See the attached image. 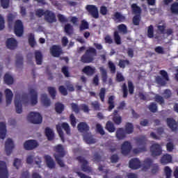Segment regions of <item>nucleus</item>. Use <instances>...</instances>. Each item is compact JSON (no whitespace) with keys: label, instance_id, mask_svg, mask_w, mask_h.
Returning <instances> with one entry per match:
<instances>
[{"label":"nucleus","instance_id":"f257e3e1","mask_svg":"<svg viewBox=\"0 0 178 178\" xmlns=\"http://www.w3.org/2000/svg\"><path fill=\"white\" fill-rule=\"evenodd\" d=\"M97 56V49L92 47H89L81 56L80 61L82 63H92Z\"/></svg>","mask_w":178,"mask_h":178},{"label":"nucleus","instance_id":"f03ea898","mask_svg":"<svg viewBox=\"0 0 178 178\" xmlns=\"http://www.w3.org/2000/svg\"><path fill=\"white\" fill-rule=\"evenodd\" d=\"M56 129L57 130L58 136H60V138L61 139L63 143H65V134H63V130L64 131H65L66 134H67L68 136H70V134H71L70 126L67 122H63L61 124H58L56 126Z\"/></svg>","mask_w":178,"mask_h":178},{"label":"nucleus","instance_id":"7ed1b4c3","mask_svg":"<svg viewBox=\"0 0 178 178\" xmlns=\"http://www.w3.org/2000/svg\"><path fill=\"white\" fill-rule=\"evenodd\" d=\"M137 148L133 149L134 154H140V152H146L147 151V138L145 137L138 138L136 140Z\"/></svg>","mask_w":178,"mask_h":178},{"label":"nucleus","instance_id":"20e7f679","mask_svg":"<svg viewBox=\"0 0 178 178\" xmlns=\"http://www.w3.org/2000/svg\"><path fill=\"white\" fill-rule=\"evenodd\" d=\"M27 120L33 124H40L42 123V116L38 112L29 113L27 116Z\"/></svg>","mask_w":178,"mask_h":178},{"label":"nucleus","instance_id":"39448f33","mask_svg":"<svg viewBox=\"0 0 178 178\" xmlns=\"http://www.w3.org/2000/svg\"><path fill=\"white\" fill-rule=\"evenodd\" d=\"M76 161L81 164V168L83 172L88 173L92 172L91 167L88 166V161L86 160V158H84L83 156H78L76 157Z\"/></svg>","mask_w":178,"mask_h":178},{"label":"nucleus","instance_id":"423d86ee","mask_svg":"<svg viewBox=\"0 0 178 178\" xmlns=\"http://www.w3.org/2000/svg\"><path fill=\"white\" fill-rule=\"evenodd\" d=\"M14 32L17 37H22L24 33V26L22 20L17 19L15 22Z\"/></svg>","mask_w":178,"mask_h":178},{"label":"nucleus","instance_id":"0eeeda50","mask_svg":"<svg viewBox=\"0 0 178 178\" xmlns=\"http://www.w3.org/2000/svg\"><path fill=\"white\" fill-rule=\"evenodd\" d=\"M131 149H133V146L129 141H124L121 145V152L124 156H127L131 152Z\"/></svg>","mask_w":178,"mask_h":178},{"label":"nucleus","instance_id":"6e6552de","mask_svg":"<svg viewBox=\"0 0 178 178\" xmlns=\"http://www.w3.org/2000/svg\"><path fill=\"white\" fill-rule=\"evenodd\" d=\"M150 152L152 156H159L162 155V147L158 143H154L150 147Z\"/></svg>","mask_w":178,"mask_h":178},{"label":"nucleus","instance_id":"1a4fd4ad","mask_svg":"<svg viewBox=\"0 0 178 178\" xmlns=\"http://www.w3.org/2000/svg\"><path fill=\"white\" fill-rule=\"evenodd\" d=\"M87 12L94 17V19H98L99 17V13H98V8L94 5H87L86 6Z\"/></svg>","mask_w":178,"mask_h":178},{"label":"nucleus","instance_id":"9d476101","mask_svg":"<svg viewBox=\"0 0 178 178\" xmlns=\"http://www.w3.org/2000/svg\"><path fill=\"white\" fill-rule=\"evenodd\" d=\"M44 20L47 23H50V24L56 23V15H55L54 12L49 10H46Z\"/></svg>","mask_w":178,"mask_h":178},{"label":"nucleus","instance_id":"9b49d317","mask_svg":"<svg viewBox=\"0 0 178 178\" xmlns=\"http://www.w3.org/2000/svg\"><path fill=\"white\" fill-rule=\"evenodd\" d=\"M54 151L55 154H54V158L58 157H65V155H66V151H65V147H63V145L59 144L54 147Z\"/></svg>","mask_w":178,"mask_h":178},{"label":"nucleus","instance_id":"f8f14e48","mask_svg":"<svg viewBox=\"0 0 178 178\" xmlns=\"http://www.w3.org/2000/svg\"><path fill=\"white\" fill-rule=\"evenodd\" d=\"M50 54L54 58H59L62 55V47L59 45L54 44L50 48Z\"/></svg>","mask_w":178,"mask_h":178},{"label":"nucleus","instance_id":"ddd939ff","mask_svg":"<svg viewBox=\"0 0 178 178\" xmlns=\"http://www.w3.org/2000/svg\"><path fill=\"white\" fill-rule=\"evenodd\" d=\"M38 147V143H37V141L34 140H26L24 143V148L26 151H31L32 149H34V148H37Z\"/></svg>","mask_w":178,"mask_h":178},{"label":"nucleus","instance_id":"4468645a","mask_svg":"<svg viewBox=\"0 0 178 178\" xmlns=\"http://www.w3.org/2000/svg\"><path fill=\"white\" fill-rule=\"evenodd\" d=\"M15 106L16 113L20 114L23 112L22 100L20 99V96L16 95L15 99Z\"/></svg>","mask_w":178,"mask_h":178},{"label":"nucleus","instance_id":"2eb2a0df","mask_svg":"<svg viewBox=\"0 0 178 178\" xmlns=\"http://www.w3.org/2000/svg\"><path fill=\"white\" fill-rule=\"evenodd\" d=\"M8 177H9V173L8 172V168H6V163L0 161V178Z\"/></svg>","mask_w":178,"mask_h":178},{"label":"nucleus","instance_id":"dca6fc26","mask_svg":"<svg viewBox=\"0 0 178 178\" xmlns=\"http://www.w3.org/2000/svg\"><path fill=\"white\" fill-rule=\"evenodd\" d=\"M6 153L8 156L12 154L13 148H15V144L11 138H8L5 144Z\"/></svg>","mask_w":178,"mask_h":178},{"label":"nucleus","instance_id":"f3484780","mask_svg":"<svg viewBox=\"0 0 178 178\" xmlns=\"http://www.w3.org/2000/svg\"><path fill=\"white\" fill-rule=\"evenodd\" d=\"M129 168L133 170H137L141 168V161L137 158L131 159L129 161Z\"/></svg>","mask_w":178,"mask_h":178},{"label":"nucleus","instance_id":"a211bd4d","mask_svg":"<svg viewBox=\"0 0 178 178\" xmlns=\"http://www.w3.org/2000/svg\"><path fill=\"white\" fill-rule=\"evenodd\" d=\"M167 126L172 131H177V122L172 118H168L166 119Z\"/></svg>","mask_w":178,"mask_h":178},{"label":"nucleus","instance_id":"6ab92c4d","mask_svg":"<svg viewBox=\"0 0 178 178\" xmlns=\"http://www.w3.org/2000/svg\"><path fill=\"white\" fill-rule=\"evenodd\" d=\"M96 72L95 67H91L90 65H86L82 69V73H84L86 76H94Z\"/></svg>","mask_w":178,"mask_h":178},{"label":"nucleus","instance_id":"aec40b11","mask_svg":"<svg viewBox=\"0 0 178 178\" xmlns=\"http://www.w3.org/2000/svg\"><path fill=\"white\" fill-rule=\"evenodd\" d=\"M77 129L79 133H88L90 131V126L84 122H79L77 125Z\"/></svg>","mask_w":178,"mask_h":178},{"label":"nucleus","instance_id":"412c9836","mask_svg":"<svg viewBox=\"0 0 178 178\" xmlns=\"http://www.w3.org/2000/svg\"><path fill=\"white\" fill-rule=\"evenodd\" d=\"M29 94L31 95V105H37L38 104V93L34 89H30Z\"/></svg>","mask_w":178,"mask_h":178},{"label":"nucleus","instance_id":"4be33fe9","mask_svg":"<svg viewBox=\"0 0 178 178\" xmlns=\"http://www.w3.org/2000/svg\"><path fill=\"white\" fill-rule=\"evenodd\" d=\"M112 120L117 126H119L122 122H123V119L122 118V116L119 115V111L118 110L113 111Z\"/></svg>","mask_w":178,"mask_h":178},{"label":"nucleus","instance_id":"5701e85b","mask_svg":"<svg viewBox=\"0 0 178 178\" xmlns=\"http://www.w3.org/2000/svg\"><path fill=\"white\" fill-rule=\"evenodd\" d=\"M6 44L8 49H15L17 47V40L13 38L7 39Z\"/></svg>","mask_w":178,"mask_h":178},{"label":"nucleus","instance_id":"b1692460","mask_svg":"<svg viewBox=\"0 0 178 178\" xmlns=\"http://www.w3.org/2000/svg\"><path fill=\"white\" fill-rule=\"evenodd\" d=\"M44 159L46 161L47 165V167H49V169H55V168L56 167V163H55L52 157H51V156L46 155L44 156Z\"/></svg>","mask_w":178,"mask_h":178},{"label":"nucleus","instance_id":"393cba45","mask_svg":"<svg viewBox=\"0 0 178 178\" xmlns=\"http://www.w3.org/2000/svg\"><path fill=\"white\" fill-rule=\"evenodd\" d=\"M113 19L115 22H118V23H123V22L126 21V17L119 12L114 13Z\"/></svg>","mask_w":178,"mask_h":178},{"label":"nucleus","instance_id":"a878e982","mask_svg":"<svg viewBox=\"0 0 178 178\" xmlns=\"http://www.w3.org/2000/svg\"><path fill=\"white\" fill-rule=\"evenodd\" d=\"M6 94V105H10L12 104V99H13V92H12V90L10 89H6L5 90Z\"/></svg>","mask_w":178,"mask_h":178},{"label":"nucleus","instance_id":"bb28decb","mask_svg":"<svg viewBox=\"0 0 178 178\" xmlns=\"http://www.w3.org/2000/svg\"><path fill=\"white\" fill-rule=\"evenodd\" d=\"M152 165V159L149 158L145 159L143 163H141V167L143 168V170H148L149 168Z\"/></svg>","mask_w":178,"mask_h":178},{"label":"nucleus","instance_id":"cd10ccee","mask_svg":"<svg viewBox=\"0 0 178 178\" xmlns=\"http://www.w3.org/2000/svg\"><path fill=\"white\" fill-rule=\"evenodd\" d=\"M44 133L49 141H52V140H54L55 138V134L54 133V131L48 127L45 128Z\"/></svg>","mask_w":178,"mask_h":178},{"label":"nucleus","instance_id":"c85d7f7f","mask_svg":"<svg viewBox=\"0 0 178 178\" xmlns=\"http://www.w3.org/2000/svg\"><path fill=\"white\" fill-rule=\"evenodd\" d=\"M172 161V156L170 154H165L162 156L160 162L162 165H168V163H170Z\"/></svg>","mask_w":178,"mask_h":178},{"label":"nucleus","instance_id":"c756f323","mask_svg":"<svg viewBox=\"0 0 178 178\" xmlns=\"http://www.w3.org/2000/svg\"><path fill=\"white\" fill-rule=\"evenodd\" d=\"M115 137L118 140H123L126 138V131L123 128H118L115 133Z\"/></svg>","mask_w":178,"mask_h":178},{"label":"nucleus","instance_id":"7c9ffc66","mask_svg":"<svg viewBox=\"0 0 178 178\" xmlns=\"http://www.w3.org/2000/svg\"><path fill=\"white\" fill-rule=\"evenodd\" d=\"M6 138V124L5 122H0V138L5 140Z\"/></svg>","mask_w":178,"mask_h":178},{"label":"nucleus","instance_id":"2f4dec72","mask_svg":"<svg viewBox=\"0 0 178 178\" xmlns=\"http://www.w3.org/2000/svg\"><path fill=\"white\" fill-rule=\"evenodd\" d=\"M99 70L101 73L103 83H106L108 81V72L105 70V68H104V67H99Z\"/></svg>","mask_w":178,"mask_h":178},{"label":"nucleus","instance_id":"473e14b6","mask_svg":"<svg viewBox=\"0 0 178 178\" xmlns=\"http://www.w3.org/2000/svg\"><path fill=\"white\" fill-rule=\"evenodd\" d=\"M105 129L108 133H115L116 131V127H115V124L111 121H108L106 123Z\"/></svg>","mask_w":178,"mask_h":178},{"label":"nucleus","instance_id":"72a5a7b5","mask_svg":"<svg viewBox=\"0 0 178 178\" xmlns=\"http://www.w3.org/2000/svg\"><path fill=\"white\" fill-rule=\"evenodd\" d=\"M41 101L44 106H51V99L48 98V95L45 93L41 95Z\"/></svg>","mask_w":178,"mask_h":178},{"label":"nucleus","instance_id":"f704fd0d","mask_svg":"<svg viewBox=\"0 0 178 178\" xmlns=\"http://www.w3.org/2000/svg\"><path fill=\"white\" fill-rule=\"evenodd\" d=\"M35 58L37 65L42 64V53L41 51L38 50L35 51Z\"/></svg>","mask_w":178,"mask_h":178},{"label":"nucleus","instance_id":"c9c22d12","mask_svg":"<svg viewBox=\"0 0 178 178\" xmlns=\"http://www.w3.org/2000/svg\"><path fill=\"white\" fill-rule=\"evenodd\" d=\"M107 103L108 104V111L111 112V111H112V109L115 108V96L114 95L110 96L108 97Z\"/></svg>","mask_w":178,"mask_h":178},{"label":"nucleus","instance_id":"e433bc0d","mask_svg":"<svg viewBox=\"0 0 178 178\" xmlns=\"http://www.w3.org/2000/svg\"><path fill=\"white\" fill-rule=\"evenodd\" d=\"M134 131V126L131 122H127L125 124V133L127 134H131Z\"/></svg>","mask_w":178,"mask_h":178},{"label":"nucleus","instance_id":"4c0bfd02","mask_svg":"<svg viewBox=\"0 0 178 178\" xmlns=\"http://www.w3.org/2000/svg\"><path fill=\"white\" fill-rule=\"evenodd\" d=\"M55 111L57 113H62L65 111V105L60 102H57L55 104Z\"/></svg>","mask_w":178,"mask_h":178},{"label":"nucleus","instance_id":"58836bf2","mask_svg":"<svg viewBox=\"0 0 178 178\" xmlns=\"http://www.w3.org/2000/svg\"><path fill=\"white\" fill-rule=\"evenodd\" d=\"M4 83L8 86H11V84H13V77L8 73H6L4 75Z\"/></svg>","mask_w":178,"mask_h":178},{"label":"nucleus","instance_id":"ea45409f","mask_svg":"<svg viewBox=\"0 0 178 178\" xmlns=\"http://www.w3.org/2000/svg\"><path fill=\"white\" fill-rule=\"evenodd\" d=\"M131 10L135 15H141V12H142L141 8L140 6H137L136 3H133L131 5Z\"/></svg>","mask_w":178,"mask_h":178},{"label":"nucleus","instance_id":"a19ab883","mask_svg":"<svg viewBox=\"0 0 178 178\" xmlns=\"http://www.w3.org/2000/svg\"><path fill=\"white\" fill-rule=\"evenodd\" d=\"M64 31L66 34L71 35V34H73V26L70 24H65L64 26Z\"/></svg>","mask_w":178,"mask_h":178},{"label":"nucleus","instance_id":"79ce46f5","mask_svg":"<svg viewBox=\"0 0 178 178\" xmlns=\"http://www.w3.org/2000/svg\"><path fill=\"white\" fill-rule=\"evenodd\" d=\"M114 41L117 45H120L122 44V38H120V35H119V32L115 31L113 34Z\"/></svg>","mask_w":178,"mask_h":178},{"label":"nucleus","instance_id":"37998d69","mask_svg":"<svg viewBox=\"0 0 178 178\" xmlns=\"http://www.w3.org/2000/svg\"><path fill=\"white\" fill-rule=\"evenodd\" d=\"M29 44L31 48H34L35 47V38H34V34L30 33L29 35Z\"/></svg>","mask_w":178,"mask_h":178},{"label":"nucleus","instance_id":"c03bdc74","mask_svg":"<svg viewBox=\"0 0 178 178\" xmlns=\"http://www.w3.org/2000/svg\"><path fill=\"white\" fill-rule=\"evenodd\" d=\"M88 29H90L88 22L86 20H82L79 26L80 31H84V30H88Z\"/></svg>","mask_w":178,"mask_h":178},{"label":"nucleus","instance_id":"a18cd8bd","mask_svg":"<svg viewBox=\"0 0 178 178\" xmlns=\"http://www.w3.org/2000/svg\"><path fill=\"white\" fill-rule=\"evenodd\" d=\"M140 22H141V15H136L132 18V23L134 26H140Z\"/></svg>","mask_w":178,"mask_h":178},{"label":"nucleus","instance_id":"49530a36","mask_svg":"<svg viewBox=\"0 0 178 178\" xmlns=\"http://www.w3.org/2000/svg\"><path fill=\"white\" fill-rule=\"evenodd\" d=\"M48 92L49 95H51L52 99H55L56 98V90L54 87H48L47 88Z\"/></svg>","mask_w":178,"mask_h":178},{"label":"nucleus","instance_id":"de8ad7c7","mask_svg":"<svg viewBox=\"0 0 178 178\" xmlns=\"http://www.w3.org/2000/svg\"><path fill=\"white\" fill-rule=\"evenodd\" d=\"M106 95V89L105 88H102L99 93V97L102 102H105V95Z\"/></svg>","mask_w":178,"mask_h":178},{"label":"nucleus","instance_id":"09e8293b","mask_svg":"<svg viewBox=\"0 0 178 178\" xmlns=\"http://www.w3.org/2000/svg\"><path fill=\"white\" fill-rule=\"evenodd\" d=\"M96 131L101 136H105V130H104V127H102L101 124L97 123L96 124Z\"/></svg>","mask_w":178,"mask_h":178},{"label":"nucleus","instance_id":"8fccbe9b","mask_svg":"<svg viewBox=\"0 0 178 178\" xmlns=\"http://www.w3.org/2000/svg\"><path fill=\"white\" fill-rule=\"evenodd\" d=\"M16 65L17 66H23V56L20 54L16 55Z\"/></svg>","mask_w":178,"mask_h":178},{"label":"nucleus","instance_id":"3c124183","mask_svg":"<svg viewBox=\"0 0 178 178\" xmlns=\"http://www.w3.org/2000/svg\"><path fill=\"white\" fill-rule=\"evenodd\" d=\"M148 108L152 113H156V112H158V106L154 102L150 103Z\"/></svg>","mask_w":178,"mask_h":178},{"label":"nucleus","instance_id":"603ef678","mask_svg":"<svg viewBox=\"0 0 178 178\" xmlns=\"http://www.w3.org/2000/svg\"><path fill=\"white\" fill-rule=\"evenodd\" d=\"M126 65H130V61L129 60H120L118 66L121 67V69H124Z\"/></svg>","mask_w":178,"mask_h":178},{"label":"nucleus","instance_id":"864d4df0","mask_svg":"<svg viewBox=\"0 0 178 178\" xmlns=\"http://www.w3.org/2000/svg\"><path fill=\"white\" fill-rule=\"evenodd\" d=\"M148 38H154V26L150 25L147 27Z\"/></svg>","mask_w":178,"mask_h":178},{"label":"nucleus","instance_id":"5fc2aeb1","mask_svg":"<svg viewBox=\"0 0 178 178\" xmlns=\"http://www.w3.org/2000/svg\"><path fill=\"white\" fill-rule=\"evenodd\" d=\"M108 67L110 69L111 73L113 74H115L116 73V65H115V63H113L112 61H108Z\"/></svg>","mask_w":178,"mask_h":178},{"label":"nucleus","instance_id":"6e6d98bb","mask_svg":"<svg viewBox=\"0 0 178 178\" xmlns=\"http://www.w3.org/2000/svg\"><path fill=\"white\" fill-rule=\"evenodd\" d=\"M154 99L157 104H159L160 105H163L165 104V99L163 97L159 95H156L154 97Z\"/></svg>","mask_w":178,"mask_h":178},{"label":"nucleus","instance_id":"4d7b16f0","mask_svg":"<svg viewBox=\"0 0 178 178\" xmlns=\"http://www.w3.org/2000/svg\"><path fill=\"white\" fill-rule=\"evenodd\" d=\"M70 120L72 127H76V124H77V120L76 119L74 114L72 113L70 115Z\"/></svg>","mask_w":178,"mask_h":178},{"label":"nucleus","instance_id":"13d9d810","mask_svg":"<svg viewBox=\"0 0 178 178\" xmlns=\"http://www.w3.org/2000/svg\"><path fill=\"white\" fill-rule=\"evenodd\" d=\"M122 88L123 98H127V95H129V90L127 89V85H126V83H123Z\"/></svg>","mask_w":178,"mask_h":178},{"label":"nucleus","instance_id":"bf43d9fd","mask_svg":"<svg viewBox=\"0 0 178 178\" xmlns=\"http://www.w3.org/2000/svg\"><path fill=\"white\" fill-rule=\"evenodd\" d=\"M119 31L124 33V34H127V26L124 24H121L118 26Z\"/></svg>","mask_w":178,"mask_h":178},{"label":"nucleus","instance_id":"052dcab7","mask_svg":"<svg viewBox=\"0 0 178 178\" xmlns=\"http://www.w3.org/2000/svg\"><path fill=\"white\" fill-rule=\"evenodd\" d=\"M161 76H162L163 79L165 80V81H169V75L168 74V72L165 70H161L159 72Z\"/></svg>","mask_w":178,"mask_h":178},{"label":"nucleus","instance_id":"680f3d73","mask_svg":"<svg viewBox=\"0 0 178 178\" xmlns=\"http://www.w3.org/2000/svg\"><path fill=\"white\" fill-rule=\"evenodd\" d=\"M128 90L131 95H133V94H134V85L133 84V82H131V81H128Z\"/></svg>","mask_w":178,"mask_h":178},{"label":"nucleus","instance_id":"e2e57ef3","mask_svg":"<svg viewBox=\"0 0 178 178\" xmlns=\"http://www.w3.org/2000/svg\"><path fill=\"white\" fill-rule=\"evenodd\" d=\"M164 172L166 176V178L172 177V169L169 166H165L164 168Z\"/></svg>","mask_w":178,"mask_h":178},{"label":"nucleus","instance_id":"0e129e2a","mask_svg":"<svg viewBox=\"0 0 178 178\" xmlns=\"http://www.w3.org/2000/svg\"><path fill=\"white\" fill-rule=\"evenodd\" d=\"M35 16L38 17H42V16H45V10L42 8H39L35 10Z\"/></svg>","mask_w":178,"mask_h":178},{"label":"nucleus","instance_id":"69168bd1","mask_svg":"<svg viewBox=\"0 0 178 178\" xmlns=\"http://www.w3.org/2000/svg\"><path fill=\"white\" fill-rule=\"evenodd\" d=\"M157 29L159 31L161 34H166V24L157 26Z\"/></svg>","mask_w":178,"mask_h":178},{"label":"nucleus","instance_id":"338daca9","mask_svg":"<svg viewBox=\"0 0 178 178\" xmlns=\"http://www.w3.org/2000/svg\"><path fill=\"white\" fill-rule=\"evenodd\" d=\"M58 91L62 95H67V89H66L63 86H60L58 87Z\"/></svg>","mask_w":178,"mask_h":178},{"label":"nucleus","instance_id":"774afa93","mask_svg":"<svg viewBox=\"0 0 178 178\" xmlns=\"http://www.w3.org/2000/svg\"><path fill=\"white\" fill-rule=\"evenodd\" d=\"M13 166H15L16 169H19L20 166H22V160L19 159H15Z\"/></svg>","mask_w":178,"mask_h":178}]
</instances>
